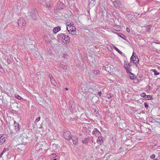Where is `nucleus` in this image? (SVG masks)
<instances>
[{
  "label": "nucleus",
  "instance_id": "10",
  "mask_svg": "<svg viewBox=\"0 0 160 160\" xmlns=\"http://www.w3.org/2000/svg\"><path fill=\"white\" fill-rule=\"evenodd\" d=\"M14 126L15 128V129L16 131L18 132L20 130L19 124L18 123L16 122L15 121H14Z\"/></svg>",
  "mask_w": 160,
  "mask_h": 160
},
{
  "label": "nucleus",
  "instance_id": "12",
  "mask_svg": "<svg viewBox=\"0 0 160 160\" xmlns=\"http://www.w3.org/2000/svg\"><path fill=\"white\" fill-rule=\"evenodd\" d=\"M72 140L73 144L74 145H78V138L76 136H73Z\"/></svg>",
  "mask_w": 160,
  "mask_h": 160
},
{
  "label": "nucleus",
  "instance_id": "29",
  "mask_svg": "<svg viewBox=\"0 0 160 160\" xmlns=\"http://www.w3.org/2000/svg\"><path fill=\"white\" fill-rule=\"evenodd\" d=\"M140 96L141 97H143V98H145V97H146V94L145 93H141L140 94Z\"/></svg>",
  "mask_w": 160,
  "mask_h": 160
},
{
  "label": "nucleus",
  "instance_id": "37",
  "mask_svg": "<svg viewBox=\"0 0 160 160\" xmlns=\"http://www.w3.org/2000/svg\"><path fill=\"white\" fill-rule=\"evenodd\" d=\"M155 157V155L154 154H152L150 156V158H151L153 159Z\"/></svg>",
  "mask_w": 160,
  "mask_h": 160
},
{
  "label": "nucleus",
  "instance_id": "25",
  "mask_svg": "<svg viewBox=\"0 0 160 160\" xmlns=\"http://www.w3.org/2000/svg\"><path fill=\"white\" fill-rule=\"evenodd\" d=\"M135 77V76L132 73L130 72V77L131 79H133Z\"/></svg>",
  "mask_w": 160,
  "mask_h": 160
},
{
  "label": "nucleus",
  "instance_id": "33",
  "mask_svg": "<svg viewBox=\"0 0 160 160\" xmlns=\"http://www.w3.org/2000/svg\"><path fill=\"white\" fill-rule=\"evenodd\" d=\"M126 70L127 72V73H130V71L131 70L129 68H128L125 69Z\"/></svg>",
  "mask_w": 160,
  "mask_h": 160
},
{
  "label": "nucleus",
  "instance_id": "21",
  "mask_svg": "<svg viewBox=\"0 0 160 160\" xmlns=\"http://www.w3.org/2000/svg\"><path fill=\"white\" fill-rule=\"evenodd\" d=\"M82 142L83 144H87L88 143V138H86L84 140L82 141Z\"/></svg>",
  "mask_w": 160,
  "mask_h": 160
},
{
  "label": "nucleus",
  "instance_id": "6",
  "mask_svg": "<svg viewBox=\"0 0 160 160\" xmlns=\"http://www.w3.org/2000/svg\"><path fill=\"white\" fill-rule=\"evenodd\" d=\"M65 7V5L63 3L60 1H58L57 4V9L58 10L63 9Z\"/></svg>",
  "mask_w": 160,
  "mask_h": 160
},
{
  "label": "nucleus",
  "instance_id": "50",
  "mask_svg": "<svg viewBox=\"0 0 160 160\" xmlns=\"http://www.w3.org/2000/svg\"><path fill=\"white\" fill-rule=\"evenodd\" d=\"M53 160H56V158H55V159H53Z\"/></svg>",
  "mask_w": 160,
  "mask_h": 160
},
{
  "label": "nucleus",
  "instance_id": "46",
  "mask_svg": "<svg viewBox=\"0 0 160 160\" xmlns=\"http://www.w3.org/2000/svg\"><path fill=\"white\" fill-rule=\"evenodd\" d=\"M2 155L1 154V153L0 155V158H1V157H2Z\"/></svg>",
  "mask_w": 160,
  "mask_h": 160
},
{
  "label": "nucleus",
  "instance_id": "24",
  "mask_svg": "<svg viewBox=\"0 0 160 160\" xmlns=\"http://www.w3.org/2000/svg\"><path fill=\"white\" fill-rule=\"evenodd\" d=\"M145 98L146 100H151L152 99V96L151 95H146Z\"/></svg>",
  "mask_w": 160,
  "mask_h": 160
},
{
  "label": "nucleus",
  "instance_id": "8",
  "mask_svg": "<svg viewBox=\"0 0 160 160\" xmlns=\"http://www.w3.org/2000/svg\"><path fill=\"white\" fill-rule=\"evenodd\" d=\"M95 0H88V5L90 9V7H92L95 5Z\"/></svg>",
  "mask_w": 160,
  "mask_h": 160
},
{
  "label": "nucleus",
  "instance_id": "31",
  "mask_svg": "<svg viewBox=\"0 0 160 160\" xmlns=\"http://www.w3.org/2000/svg\"><path fill=\"white\" fill-rule=\"evenodd\" d=\"M40 120V117H38V118H37L35 120V122L36 123H37V122H38Z\"/></svg>",
  "mask_w": 160,
  "mask_h": 160
},
{
  "label": "nucleus",
  "instance_id": "5",
  "mask_svg": "<svg viewBox=\"0 0 160 160\" xmlns=\"http://www.w3.org/2000/svg\"><path fill=\"white\" fill-rule=\"evenodd\" d=\"M18 23L19 26L20 27L24 26L26 24V22L25 21L24 19L22 18H20L18 19Z\"/></svg>",
  "mask_w": 160,
  "mask_h": 160
},
{
  "label": "nucleus",
  "instance_id": "1",
  "mask_svg": "<svg viewBox=\"0 0 160 160\" xmlns=\"http://www.w3.org/2000/svg\"><path fill=\"white\" fill-rule=\"evenodd\" d=\"M58 39L60 42H62L67 44L70 42L69 37L64 33L59 34L58 35Z\"/></svg>",
  "mask_w": 160,
  "mask_h": 160
},
{
  "label": "nucleus",
  "instance_id": "41",
  "mask_svg": "<svg viewBox=\"0 0 160 160\" xmlns=\"http://www.w3.org/2000/svg\"><path fill=\"white\" fill-rule=\"evenodd\" d=\"M150 28V27L149 26H148L146 28V30L147 31H148Z\"/></svg>",
  "mask_w": 160,
  "mask_h": 160
},
{
  "label": "nucleus",
  "instance_id": "38",
  "mask_svg": "<svg viewBox=\"0 0 160 160\" xmlns=\"http://www.w3.org/2000/svg\"><path fill=\"white\" fill-rule=\"evenodd\" d=\"M144 106H145V108H147L148 107V103L146 102L144 103Z\"/></svg>",
  "mask_w": 160,
  "mask_h": 160
},
{
  "label": "nucleus",
  "instance_id": "3",
  "mask_svg": "<svg viewBox=\"0 0 160 160\" xmlns=\"http://www.w3.org/2000/svg\"><path fill=\"white\" fill-rule=\"evenodd\" d=\"M130 60L132 61L133 63H135L136 66L138 67V64L139 61V59L134 52H133L132 55L131 57Z\"/></svg>",
  "mask_w": 160,
  "mask_h": 160
},
{
  "label": "nucleus",
  "instance_id": "49",
  "mask_svg": "<svg viewBox=\"0 0 160 160\" xmlns=\"http://www.w3.org/2000/svg\"><path fill=\"white\" fill-rule=\"evenodd\" d=\"M153 160H158V159L155 158V159H153Z\"/></svg>",
  "mask_w": 160,
  "mask_h": 160
},
{
  "label": "nucleus",
  "instance_id": "17",
  "mask_svg": "<svg viewBox=\"0 0 160 160\" xmlns=\"http://www.w3.org/2000/svg\"><path fill=\"white\" fill-rule=\"evenodd\" d=\"M118 36L122 38L123 39L126 40V37L123 34L119 33L118 34Z\"/></svg>",
  "mask_w": 160,
  "mask_h": 160
},
{
  "label": "nucleus",
  "instance_id": "11",
  "mask_svg": "<svg viewBox=\"0 0 160 160\" xmlns=\"http://www.w3.org/2000/svg\"><path fill=\"white\" fill-rule=\"evenodd\" d=\"M98 138L97 140V142L98 144L101 145L102 143L103 142V140L102 139V136H100V135H99L98 136Z\"/></svg>",
  "mask_w": 160,
  "mask_h": 160
},
{
  "label": "nucleus",
  "instance_id": "34",
  "mask_svg": "<svg viewBox=\"0 0 160 160\" xmlns=\"http://www.w3.org/2000/svg\"><path fill=\"white\" fill-rule=\"evenodd\" d=\"M7 61L8 64H10L12 63V62L10 59H8Z\"/></svg>",
  "mask_w": 160,
  "mask_h": 160
},
{
  "label": "nucleus",
  "instance_id": "43",
  "mask_svg": "<svg viewBox=\"0 0 160 160\" xmlns=\"http://www.w3.org/2000/svg\"><path fill=\"white\" fill-rule=\"evenodd\" d=\"M70 110L71 111V112H72V107H71V108H70Z\"/></svg>",
  "mask_w": 160,
  "mask_h": 160
},
{
  "label": "nucleus",
  "instance_id": "39",
  "mask_svg": "<svg viewBox=\"0 0 160 160\" xmlns=\"http://www.w3.org/2000/svg\"><path fill=\"white\" fill-rule=\"evenodd\" d=\"M56 154L55 153H53L51 155V156L53 157V158H55L56 157Z\"/></svg>",
  "mask_w": 160,
  "mask_h": 160
},
{
  "label": "nucleus",
  "instance_id": "36",
  "mask_svg": "<svg viewBox=\"0 0 160 160\" xmlns=\"http://www.w3.org/2000/svg\"><path fill=\"white\" fill-rule=\"evenodd\" d=\"M3 71V68H2V65L0 64V71L2 72Z\"/></svg>",
  "mask_w": 160,
  "mask_h": 160
},
{
  "label": "nucleus",
  "instance_id": "9",
  "mask_svg": "<svg viewBox=\"0 0 160 160\" xmlns=\"http://www.w3.org/2000/svg\"><path fill=\"white\" fill-rule=\"evenodd\" d=\"M92 134L97 137L101 135L100 132L96 128H95L92 132Z\"/></svg>",
  "mask_w": 160,
  "mask_h": 160
},
{
  "label": "nucleus",
  "instance_id": "47",
  "mask_svg": "<svg viewBox=\"0 0 160 160\" xmlns=\"http://www.w3.org/2000/svg\"><path fill=\"white\" fill-rule=\"evenodd\" d=\"M154 43L157 44H160V43H158V42H155Z\"/></svg>",
  "mask_w": 160,
  "mask_h": 160
},
{
  "label": "nucleus",
  "instance_id": "42",
  "mask_svg": "<svg viewBox=\"0 0 160 160\" xmlns=\"http://www.w3.org/2000/svg\"><path fill=\"white\" fill-rule=\"evenodd\" d=\"M98 94H99L100 97L101 96V94H102V92L101 91H100V92H98Z\"/></svg>",
  "mask_w": 160,
  "mask_h": 160
},
{
  "label": "nucleus",
  "instance_id": "45",
  "mask_svg": "<svg viewBox=\"0 0 160 160\" xmlns=\"http://www.w3.org/2000/svg\"><path fill=\"white\" fill-rule=\"evenodd\" d=\"M84 85L82 84V86H81L82 90H83V89H82V88H84V87H83V86Z\"/></svg>",
  "mask_w": 160,
  "mask_h": 160
},
{
  "label": "nucleus",
  "instance_id": "30",
  "mask_svg": "<svg viewBox=\"0 0 160 160\" xmlns=\"http://www.w3.org/2000/svg\"><path fill=\"white\" fill-rule=\"evenodd\" d=\"M63 57L65 59H67L68 57V55L66 54H64L63 55Z\"/></svg>",
  "mask_w": 160,
  "mask_h": 160
},
{
  "label": "nucleus",
  "instance_id": "32",
  "mask_svg": "<svg viewBox=\"0 0 160 160\" xmlns=\"http://www.w3.org/2000/svg\"><path fill=\"white\" fill-rule=\"evenodd\" d=\"M60 66L62 68L65 69V66L64 65L62 64H60Z\"/></svg>",
  "mask_w": 160,
  "mask_h": 160
},
{
  "label": "nucleus",
  "instance_id": "14",
  "mask_svg": "<svg viewBox=\"0 0 160 160\" xmlns=\"http://www.w3.org/2000/svg\"><path fill=\"white\" fill-rule=\"evenodd\" d=\"M61 30V28L59 27H55L53 30V32L54 33L56 34L58 32L60 31Z\"/></svg>",
  "mask_w": 160,
  "mask_h": 160
},
{
  "label": "nucleus",
  "instance_id": "28",
  "mask_svg": "<svg viewBox=\"0 0 160 160\" xmlns=\"http://www.w3.org/2000/svg\"><path fill=\"white\" fill-rule=\"evenodd\" d=\"M122 125V128H124L125 127H126V124L125 123L123 122L122 124L121 123L120 124V126H121V125Z\"/></svg>",
  "mask_w": 160,
  "mask_h": 160
},
{
  "label": "nucleus",
  "instance_id": "16",
  "mask_svg": "<svg viewBox=\"0 0 160 160\" xmlns=\"http://www.w3.org/2000/svg\"><path fill=\"white\" fill-rule=\"evenodd\" d=\"M114 157L113 155H108L106 157V158L105 160H114Z\"/></svg>",
  "mask_w": 160,
  "mask_h": 160
},
{
  "label": "nucleus",
  "instance_id": "13",
  "mask_svg": "<svg viewBox=\"0 0 160 160\" xmlns=\"http://www.w3.org/2000/svg\"><path fill=\"white\" fill-rule=\"evenodd\" d=\"M6 140L5 137L2 136L0 138V145H2L4 143Z\"/></svg>",
  "mask_w": 160,
  "mask_h": 160
},
{
  "label": "nucleus",
  "instance_id": "19",
  "mask_svg": "<svg viewBox=\"0 0 160 160\" xmlns=\"http://www.w3.org/2000/svg\"><path fill=\"white\" fill-rule=\"evenodd\" d=\"M31 18H32L33 19L36 20L37 18V17L36 16V13H32V15H31V16H30Z\"/></svg>",
  "mask_w": 160,
  "mask_h": 160
},
{
  "label": "nucleus",
  "instance_id": "48",
  "mask_svg": "<svg viewBox=\"0 0 160 160\" xmlns=\"http://www.w3.org/2000/svg\"><path fill=\"white\" fill-rule=\"evenodd\" d=\"M65 89L66 90H68V88H65Z\"/></svg>",
  "mask_w": 160,
  "mask_h": 160
},
{
  "label": "nucleus",
  "instance_id": "51",
  "mask_svg": "<svg viewBox=\"0 0 160 160\" xmlns=\"http://www.w3.org/2000/svg\"><path fill=\"white\" fill-rule=\"evenodd\" d=\"M18 149H19V148H18Z\"/></svg>",
  "mask_w": 160,
  "mask_h": 160
},
{
  "label": "nucleus",
  "instance_id": "26",
  "mask_svg": "<svg viewBox=\"0 0 160 160\" xmlns=\"http://www.w3.org/2000/svg\"><path fill=\"white\" fill-rule=\"evenodd\" d=\"M114 49L117 51L118 52H119V53L121 54L122 53V52L119 50L115 46H114L113 47Z\"/></svg>",
  "mask_w": 160,
  "mask_h": 160
},
{
  "label": "nucleus",
  "instance_id": "44",
  "mask_svg": "<svg viewBox=\"0 0 160 160\" xmlns=\"http://www.w3.org/2000/svg\"><path fill=\"white\" fill-rule=\"evenodd\" d=\"M98 112H97L96 111H95V114L96 115V116H97V114H98Z\"/></svg>",
  "mask_w": 160,
  "mask_h": 160
},
{
  "label": "nucleus",
  "instance_id": "22",
  "mask_svg": "<svg viewBox=\"0 0 160 160\" xmlns=\"http://www.w3.org/2000/svg\"><path fill=\"white\" fill-rule=\"evenodd\" d=\"M113 96V94L112 93H109L107 95L106 97L108 99H110Z\"/></svg>",
  "mask_w": 160,
  "mask_h": 160
},
{
  "label": "nucleus",
  "instance_id": "20",
  "mask_svg": "<svg viewBox=\"0 0 160 160\" xmlns=\"http://www.w3.org/2000/svg\"><path fill=\"white\" fill-rule=\"evenodd\" d=\"M151 71L154 73V75H158L159 74V73L155 69H152Z\"/></svg>",
  "mask_w": 160,
  "mask_h": 160
},
{
  "label": "nucleus",
  "instance_id": "2",
  "mask_svg": "<svg viewBox=\"0 0 160 160\" xmlns=\"http://www.w3.org/2000/svg\"><path fill=\"white\" fill-rule=\"evenodd\" d=\"M67 29L70 34L72 35L75 34L76 28L73 25L72 22H71L69 24L67 25Z\"/></svg>",
  "mask_w": 160,
  "mask_h": 160
},
{
  "label": "nucleus",
  "instance_id": "4",
  "mask_svg": "<svg viewBox=\"0 0 160 160\" xmlns=\"http://www.w3.org/2000/svg\"><path fill=\"white\" fill-rule=\"evenodd\" d=\"M63 135L64 138L68 140H70L72 138L71 132L69 131H64Z\"/></svg>",
  "mask_w": 160,
  "mask_h": 160
},
{
  "label": "nucleus",
  "instance_id": "40",
  "mask_svg": "<svg viewBox=\"0 0 160 160\" xmlns=\"http://www.w3.org/2000/svg\"><path fill=\"white\" fill-rule=\"evenodd\" d=\"M126 31H127L128 32H130V28H129L127 27L126 28Z\"/></svg>",
  "mask_w": 160,
  "mask_h": 160
},
{
  "label": "nucleus",
  "instance_id": "27",
  "mask_svg": "<svg viewBox=\"0 0 160 160\" xmlns=\"http://www.w3.org/2000/svg\"><path fill=\"white\" fill-rule=\"evenodd\" d=\"M9 149L8 148H5L3 150L2 152H1V154L3 155L4 153H5L6 151H8Z\"/></svg>",
  "mask_w": 160,
  "mask_h": 160
},
{
  "label": "nucleus",
  "instance_id": "15",
  "mask_svg": "<svg viewBox=\"0 0 160 160\" xmlns=\"http://www.w3.org/2000/svg\"><path fill=\"white\" fill-rule=\"evenodd\" d=\"M50 79L51 80V82L54 86H55L56 84V82L53 78L52 76H50V75L49 76Z\"/></svg>",
  "mask_w": 160,
  "mask_h": 160
},
{
  "label": "nucleus",
  "instance_id": "7",
  "mask_svg": "<svg viewBox=\"0 0 160 160\" xmlns=\"http://www.w3.org/2000/svg\"><path fill=\"white\" fill-rule=\"evenodd\" d=\"M112 2L113 5L116 8L119 7L121 6V3L119 0H110Z\"/></svg>",
  "mask_w": 160,
  "mask_h": 160
},
{
  "label": "nucleus",
  "instance_id": "35",
  "mask_svg": "<svg viewBox=\"0 0 160 160\" xmlns=\"http://www.w3.org/2000/svg\"><path fill=\"white\" fill-rule=\"evenodd\" d=\"M16 97L17 98V99H19V100H20L21 99V97L19 95H17L16 96Z\"/></svg>",
  "mask_w": 160,
  "mask_h": 160
},
{
  "label": "nucleus",
  "instance_id": "23",
  "mask_svg": "<svg viewBox=\"0 0 160 160\" xmlns=\"http://www.w3.org/2000/svg\"><path fill=\"white\" fill-rule=\"evenodd\" d=\"M92 72L95 75H98L100 74V72L98 70H94L92 71Z\"/></svg>",
  "mask_w": 160,
  "mask_h": 160
},
{
  "label": "nucleus",
  "instance_id": "18",
  "mask_svg": "<svg viewBox=\"0 0 160 160\" xmlns=\"http://www.w3.org/2000/svg\"><path fill=\"white\" fill-rule=\"evenodd\" d=\"M130 65L129 63L128 62H125L124 63V68L125 69L128 68H129L130 67Z\"/></svg>",
  "mask_w": 160,
  "mask_h": 160
}]
</instances>
